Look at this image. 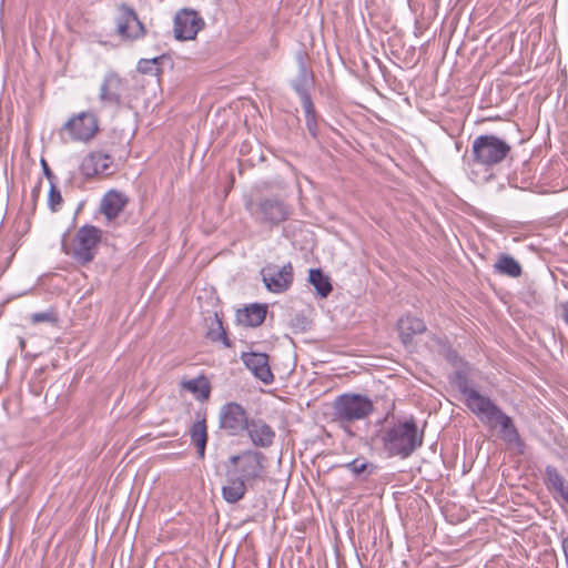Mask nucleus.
Returning <instances> with one entry per match:
<instances>
[{"label":"nucleus","mask_w":568,"mask_h":568,"mask_svg":"<svg viewBox=\"0 0 568 568\" xmlns=\"http://www.w3.org/2000/svg\"><path fill=\"white\" fill-rule=\"evenodd\" d=\"M263 460L264 455L262 453L245 450L229 458L231 466L227 467V470L234 471L241 479L252 485L253 480L261 477L264 468Z\"/></svg>","instance_id":"8"},{"label":"nucleus","mask_w":568,"mask_h":568,"mask_svg":"<svg viewBox=\"0 0 568 568\" xmlns=\"http://www.w3.org/2000/svg\"><path fill=\"white\" fill-rule=\"evenodd\" d=\"M204 20L193 9H181L174 18V37L178 40H193L197 32L203 29Z\"/></svg>","instance_id":"12"},{"label":"nucleus","mask_w":568,"mask_h":568,"mask_svg":"<svg viewBox=\"0 0 568 568\" xmlns=\"http://www.w3.org/2000/svg\"><path fill=\"white\" fill-rule=\"evenodd\" d=\"M261 276L267 291L281 294L286 292L293 283V266L290 262L282 267L268 263L261 270Z\"/></svg>","instance_id":"10"},{"label":"nucleus","mask_w":568,"mask_h":568,"mask_svg":"<svg viewBox=\"0 0 568 568\" xmlns=\"http://www.w3.org/2000/svg\"><path fill=\"white\" fill-rule=\"evenodd\" d=\"M561 498L568 504V488L566 491H564V495L561 496Z\"/></svg>","instance_id":"39"},{"label":"nucleus","mask_w":568,"mask_h":568,"mask_svg":"<svg viewBox=\"0 0 568 568\" xmlns=\"http://www.w3.org/2000/svg\"><path fill=\"white\" fill-rule=\"evenodd\" d=\"M129 202L128 196L119 191L111 190L102 197L100 210L111 221L124 210Z\"/></svg>","instance_id":"18"},{"label":"nucleus","mask_w":568,"mask_h":568,"mask_svg":"<svg viewBox=\"0 0 568 568\" xmlns=\"http://www.w3.org/2000/svg\"><path fill=\"white\" fill-rule=\"evenodd\" d=\"M30 318L32 324H39L43 322L55 324L58 322V318L53 312L33 313Z\"/></svg>","instance_id":"33"},{"label":"nucleus","mask_w":568,"mask_h":568,"mask_svg":"<svg viewBox=\"0 0 568 568\" xmlns=\"http://www.w3.org/2000/svg\"><path fill=\"white\" fill-rule=\"evenodd\" d=\"M244 365L253 373V375L264 384H271L274 375L268 364V356L264 353H243L241 356Z\"/></svg>","instance_id":"14"},{"label":"nucleus","mask_w":568,"mask_h":568,"mask_svg":"<svg viewBox=\"0 0 568 568\" xmlns=\"http://www.w3.org/2000/svg\"><path fill=\"white\" fill-rule=\"evenodd\" d=\"M332 408L333 420L348 430L352 424L366 419L374 412V404L365 395L345 393L334 399Z\"/></svg>","instance_id":"4"},{"label":"nucleus","mask_w":568,"mask_h":568,"mask_svg":"<svg viewBox=\"0 0 568 568\" xmlns=\"http://www.w3.org/2000/svg\"><path fill=\"white\" fill-rule=\"evenodd\" d=\"M102 239V231L93 225L79 227L73 239V245L65 243V234L62 239V251L71 255L79 264L85 265L93 261Z\"/></svg>","instance_id":"6"},{"label":"nucleus","mask_w":568,"mask_h":568,"mask_svg":"<svg viewBox=\"0 0 568 568\" xmlns=\"http://www.w3.org/2000/svg\"><path fill=\"white\" fill-rule=\"evenodd\" d=\"M244 207L256 224L270 230L277 227L291 215V206L277 196H246Z\"/></svg>","instance_id":"3"},{"label":"nucleus","mask_w":568,"mask_h":568,"mask_svg":"<svg viewBox=\"0 0 568 568\" xmlns=\"http://www.w3.org/2000/svg\"><path fill=\"white\" fill-rule=\"evenodd\" d=\"M112 163L113 160L109 154L95 151L83 158L80 164V171L87 179H89L106 173Z\"/></svg>","instance_id":"15"},{"label":"nucleus","mask_w":568,"mask_h":568,"mask_svg":"<svg viewBox=\"0 0 568 568\" xmlns=\"http://www.w3.org/2000/svg\"><path fill=\"white\" fill-rule=\"evenodd\" d=\"M215 321L219 328V335L216 337L212 336V339H222L225 346H231V343L229 342V338L226 336V332L223 328L222 321L219 318V316L215 314Z\"/></svg>","instance_id":"34"},{"label":"nucleus","mask_w":568,"mask_h":568,"mask_svg":"<svg viewBox=\"0 0 568 568\" xmlns=\"http://www.w3.org/2000/svg\"><path fill=\"white\" fill-rule=\"evenodd\" d=\"M267 313V306L262 304H251L236 313V321L239 324L247 327L260 326Z\"/></svg>","instance_id":"20"},{"label":"nucleus","mask_w":568,"mask_h":568,"mask_svg":"<svg viewBox=\"0 0 568 568\" xmlns=\"http://www.w3.org/2000/svg\"><path fill=\"white\" fill-rule=\"evenodd\" d=\"M354 476L366 479L369 475L374 474L376 466L367 462L365 458H355L344 465Z\"/></svg>","instance_id":"28"},{"label":"nucleus","mask_w":568,"mask_h":568,"mask_svg":"<svg viewBox=\"0 0 568 568\" xmlns=\"http://www.w3.org/2000/svg\"><path fill=\"white\" fill-rule=\"evenodd\" d=\"M41 166H42V170H43V174L45 175V178L49 180L50 182V185L52 184V182H55L57 181V176L53 174V172L50 170L47 161L44 159L41 160Z\"/></svg>","instance_id":"35"},{"label":"nucleus","mask_w":568,"mask_h":568,"mask_svg":"<svg viewBox=\"0 0 568 568\" xmlns=\"http://www.w3.org/2000/svg\"><path fill=\"white\" fill-rule=\"evenodd\" d=\"M121 16L118 20V33L128 40H136L145 34V27L138 18L136 12L129 6L120 7Z\"/></svg>","instance_id":"13"},{"label":"nucleus","mask_w":568,"mask_h":568,"mask_svg":"<svg viewBox=\"0 0 568 568\" xmlns=\"http://www.w3.org/2000/svg\"><path fill=\"white\" fill-rule=\"evenodd\" d=\"M510 154V144L495 134L478 135L471 144L473 162L486 169H491L503 163Z\"/></svg>","instance_id":"5"},{"label":"nucleus","mask_w":568,"mask_h":568,"mask_svg":"<svg viewBox=\"0 0 568 568\" xmlns=\"http://www.w3.org/2000/svg\"><path fill=\"white\" fill-rule=\"evenodd\" d=\"M397 331L404 345L413 342V337L426 331L424 321L419 317L405 315L397 322Z\"/></svg>","instance_id":"19"},{"label":"nucleus","mask_w":568,"mask_h":568,"mask_svg":"<svg viewBox=\"0 0 568 568\" xmlns=\"http://www.w3.org/2000/svg\"><path fill=\"white\" fill-rule=\"evenodd\" d=\"M561 546L568 565V535L562 538Z\"/></svg>","instance_id":"38"},{"label":"nucleus","mask_w":568,"mask_h":568,"mask_svg":"<svg viewBox=\"0 0 568 568\" xmlns=\"http://www.w3.org/2000/svg\"><path fill=\"white\" fill-rule=\"evenodd\" d=\"M99 131L98 118L92 112H80L70 118L60 132H68L72 141L88 142Z\"/></svg>","instance_id":"9"},{"label":"nucleus","mask_w":568,"mask_h":568,"mask_svg":"<svg viewBox=\"0 0 568 568\" xmlns=\"http://www.w3.org/2000/svg\"><path fill=\"white\" fill-rule=\"evenodd\" d=\"M128 91V82L116 72H108L99 89V100L103 106L119 108L123 94Z\"/></svg>","instance_id":"11"},{"label":"nucleus","mask_w":568,"mask_h":568,"mask_svg":"<svg viewBox=\"0 0 568 568\" xmlns=\"http://www.w3.org/2000/svg\"><path fill=\"white\" fill-rule=\"evenodd\" d=\"M63 202L60 190L57 187L55 182L50 185L48 204L52 212H58Z\"/></svg>","instance_id":"31"},{"label":"nucleus","mask_w":568,"mask_h":568,"mask_svg":"<svg viewBox=\"0 0 568 568\" xmlns=\"http://www.w3.org/2000/svg\"><path fill=\"white\" fill-rule=\"evenodd\" d=\"M246 432L256 447H270L275 437L272 427L262 419H250V426Z\"/></svg>","instance_id":"17"},{"label":"nucleus","mask_w":568,"mask_h":568,"mask_svg":"<svg viewBox=\"0 0 568 568\" xmlns=\"http://www.w3.org/2000/svg\"><path fill=\"white\" fill-rule=\"evenodd\" d=\"M308 281L321 297H327L333 290L328 276L321 268H311Z\"/></svg>","instance_id":"26"},{"label":"nucleus","mask_w":568,"mask_h":568,"mask_svg":"<svg viewBox=\"0 0 568 568\" xmlns=\"http://www.w3.org/2000/svg\"><path fill=\"white\" fill-rule=\"evenodd\" d=\"M295 61L297 63V67H298V72L300 73H308V72H313L310 68H308V54L305 50L303 49H300L296 53H295Z\"/></svg>","instance_id":"32"},{"label":"nucleus","mask_w":568,"mask_h":568,"mask_svg":"<svg viewBox=\"0 0 568 568\" xmlns=\"http://www.w3.org/2000/svg\"><path fill=\"white\" fill-rule=\"evenodd\" d=\"M495 270L503 275L519 277L523 273L520 264L510 255L501 254L495 264Z\"/></svg>","instance_id":"25"},{"label":"nucleus","mask_w":568,"mask_h":568,"mask_svg":"<svg viewBox=\"0 0 568 568\" xmlns=\"http://www.w3.org/2000/svg\"><path fill=\"white\" fill-rule=\"evenodd\" d=\"M226 483L222 487V497L229 504L242 500L247 491L248 483L241 479L234 471L226 470Z\"/></svg>","instance_id":"16"},{"label":"nucleus","mask_w":568,"mask_h":568,"mask_svg":"<svg viewBox=\"0 0 568 568\" xmlns=\"http://www.w3.org/2000/svg\"><path fill=\"white\" fill-rule=\"evenodd\" d=\"M164 58L165 55L155 57L153 59H141L138 62V71L143 74L159 77L161 74L159 64Z\"/></svg>","instance_id":"29"},{"label":"nucleus","mask_w":568,"mask_h":568,"mask_svg":"<svg viewBox=\"0 0 568 568\" xmlns=\"http://www.w3.org/2000/svg\"><path fill=\"white\" fill-rule=\"evenodd\" d=\"M457 357H458L457 352L454 351L452 347H448L446 351V358L449 362H455L457 359Z\"/></svg>","instance_id":"37"},{"label":"nucleus","mask_w":568,"mask_h":568,"mask_svg":"<svg viewBox=\"0 0 568 568\" xmlns=\"http://www.w3.org/2000/svg\"><path fill=\"white\" fill-rule=\"evenodd\" d=\"M545 481L548 489L554 490L560 497L564 495V491L568 488V483L564 478V476L559 473V470L551 465H548L545 468Z\"/></svg>","instance_id":"23"},{"label":"nucleus","mask_w":568,"mask_h":568,"mask_svg":"<svg viewBox=\"0 0 568 568\" xmlns=\"http://www.w3.org/2000/svg\"><path fill=\"white\" fill-rule=\"evenodd\" d=\"M452 384L462 393L464 396L465 405L471 402L473 394H480L475 388L470 387L469 379L464 372H455L452 377Z\"/></svg>","instance_id":"27"},{"label":"nucleus","mask_w":568,"mask_h":568,"mask_svg":"<svg viewBox=\"0 0 568 568\" xmlns=\"http://www.w3.org/2000/svg\"><path fill=\"white\" fill-rule=\"evenodd\" d=\"M304 112H305V122L306 128L310 132V134L316 139L317 138V121H316V112L314 104L312 103L311 109L307 108V104L303 105Z\"/></svg>","instance_id":"30"},{"label":"nucleus","mask_w":568,"mask_h":568,"mask_svg":"<svg viewBox=\"0 0 568 568\" xmlns=\"http://www.w3.org/2000/svg\"><path fill=\"white\" fill-rule=\"evenodd\" d=\"M383 448L389 457L406 459L424 443V432L418 430L416 420L410 417L398 420L385 428L381 435Z\"/></svg>","instance_id":"1"},{"label":"nucleus","mask_w":568,"mask_h":568,"mask_svg":"<svg viewBox=\"0 0 568 568\" xmlns=\"http://www.w3.org/2000/svg\"><path fill=\"white\" fill-rule=\"evenodd\" d=\"M313 79V72L308 73H300L296 79L293 81L292 87L295 92L300 95L302 105L307 104V108L311 109L313 103L311 94L308 92L310 83Z\"/></svg>","instance_id":"24"},{"label":"nucleus","mask_w":568,"mask_h":568,"mask_svg":"<svg viewBox=\"0 0 568 568\" xmlns=\"http://www.w3.org/2000/svg\"><path fill=\"white\" fill-rule=\"evenodd\" d=\"M562 321L568 325V301L561 302L558 306Z\"/></svg>","instance_id":"36"},{"label":"nucleus","mask_w":568,"mask_h":568,"mask_svg":"<svg viewBox=\"0 0 568 568\" xmlns=\"http://www.w3.org/2000/svg\"><path fill=\"white\" fill-rule=\"evenodd\" d=\"M479 420L490 427H500L503 439L507 443H518L519 433L510 416L501 410L489 397L481 394H473L471 402L466 405Z\"/></svg>","instance_id":"2"},{"label":"nucleus","mask_w":568,"mask_h":568,"mask_svg":"<svg viewBox=\"0 0 568 568\" xmlns=\"http://www.w3.org/2000/svg\"><path fill=\"white\" fill-rule=\"evenodd\" d=\"M207 425L205 414H197V419L190 428L191 443L195 446L200 459L205 456V448L207 444Z\"/></svg>","instance_id":"21"},{"label":"nucleus","mask_w":568,"mask_h":568,"mask_svg":"<svg viewBox=\"0 0 568 568\" xmlns=\"http://www.w3.org/2000/svg\"><path fill=\"white\" fill-rule=\"evenodd\" d=\"M181 387L191 392L197 400L204 402L210 398L211 385L204 376L181 382Z\"/></svg>","instance_id":"22"},{"label":"nucleus","mask_w":568,"mask_h":568,"mask_svg":"<svg viewBox=\"0 0 568 568\" xmlns=\"http://www.w3.org/2000/svg\"><path fill=\"white\" fill-rule=\"evenodd\" d=\"M248 426V413L241 404L229 402L220 408L219 428L227 436H242Z\"/></svg>","instance_id":"7"}]
</instances>
